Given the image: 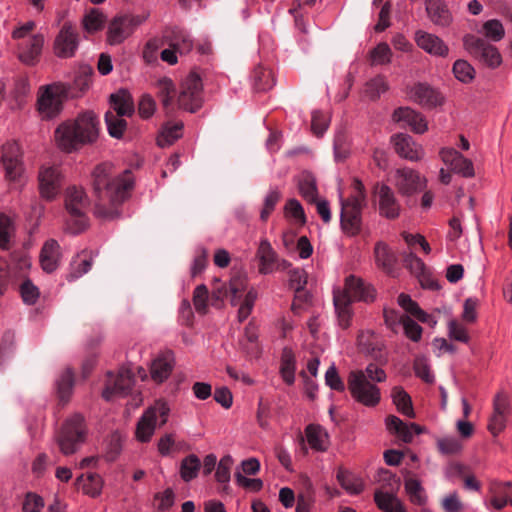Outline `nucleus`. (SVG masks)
I'll list each match as a JSON object with an SVG mask.
<instances>
[{
    "mask_svg": "<svg viewBox=\"0 0 512 512\" xmlns=\"http://www.w3.org/2000/svg\"><path fill=\"white\" fill-rule=\"evenodd\" d=\"M410 98L427 109L440 107L445 103L444 95L426 82H418L410 90Z\"/></svg>",
    "mask_w": 512,
    "mask_h": 512,
    "instance_id": "17",
    "label": "nucleus"
},
{
    "mask_svg": "<svg viewBox=\"0 0 512 512\" xmlns=\"http://www.w3.org/2000/svg\"><path fill=\"white\" fill-rule=\"evenodd\" d=\"M232 465L233 459L230 455H226L220 459L215 473L217 482L226 484L230 481V470Z\"/></svg>",
    "mask_w": 512,
    "mask_h": 512,
    "instance_id": "61",
    "label": "nucleus"
},
{
    "mask_svg": "<svg viewBox=\"0 0 512 512\" xmlns=\"http://www.w3.org/2000/svg\"><path fill=\"white\" fill-rule=\"evenodd\" d=\"M348 389L351 396L366 407H375L381 400L380 389L366 379L363 370L351 371L348 376Z\"/></svg>",
    "mask_w": 512,
    "mask_h": 512,
    "instance_id": "5",
    "label": "nucleus"
},
{
    "mask_svg": "<svg viewBox=\"0 0 512 512\" xmlns=\"http://www.w3.org/2000/svg\"><path fill=\"white\" fill-rule=\"evenodd\" d=\"M125 116L115 115L112 111L105 113V123L109 135L117 140L124 138L125 131L127 130L128 123L124 119Z\"/></svg>",
    "mask_w": 512,
    "mask_h": 512,
    "instance_id": "43",
    "label": "nucleus"
},
{
    "mask_svg": "<svg viewBox=\"0 0 512 512\" xmlns=\"http://www.w3.org/2000/svg\"><path fill=\"white\" fill-rule=\"evenodd\" d=\"M489 492L492 494L490 503L496 510H502L506 505L512 506V482L493 481Z\"/></svg>",
    "mask_w": 512,
    "mask_h": 512,
    "instance_id": "29",
    "label": "nucleus"
},
{
    "mask_svg": "<svg viewBox=\"0 0 512 512\" xmlns=\"http://www.w3.org/2000/svg\"><path fill=\"white\" fill-rule=\"evenodd\" d=\"M70 218L66 224V230L70 234L77 235L84 232L89 226L86 212H80L79 214L69 213Z\"/></svg>",
    "mask_w": 512,
    "mask_h": 512,
    "instance_id": "54",
    "label": "nucleus"
},
{
    "mask_svg": "<svg viewBox=\"0 0 512 512\" xmlns=\"http://www.w3.org/2000/svg\"><path fill=\"white\" fill-rule=\"evenodd\" d=\"M375 194L378 196V209L380 216L395 220L400 216L401 206L393 190L386 184L377 185Z\"/></svg>",
    "mask_w": 512,
    "mask_h": 512,
    "instance_id": "19",
    "label": "nucleus"
},
{
    "mask_svg": "<svg viewBox=\"0 0 512 512\" xmlns=\"http://www.w3.org/2000/svg\"><path fill=\"white\" fill-rule=\"evenodd\" d=\"M357 348L360 353L371 357L380 365H385L388 362L384 344L375 340V334L371 330L359 331L357 335Z\"/></svg>",
    "mask_w": 512,
    "mask_h": 512,
    "instance_id": "16",
    "label": "nucleus"
},
{
    "mask_svg": "<svg viewBox=\"0 0 512 512\" xmlns=\"http://www.w3.org/2000/svg\"><path fill=\"white\" fill-rule=\"evenodd\" d=\"M156 427V420L153 417V410L147 408L136 424L135 436L142 443L151 440Z\"/></svg>",
    "mask_w": 512,
    "mask_h": 512,
    "instance_id": "34",
    "label": "nucleus"
},
{
    "mask_svg": "<svg viewBox=\"0 0 512 512\" xmlns=\"http://www.w3.org/2000/svg\"><path fill=\"white\" fill-rule=\"evenodd\" d=\"M183 123L177 122L175 124L167 123L163 126L161 132L157 136V145L159 147H168L174 144L182 137Z\"/></svg>",
    "mask_w": 512,
    "mask_h": 512,
    "instance_id": "41",
    "label": "nucleus"
},
{
    "mask_svg": "<svg viewBox=\"0 0 512 512\" xmlns=\"http://www.w3.org/2000/svg\"><path fill=\"white\" fill-rule=\"evenodd\" d=\"M425 8L429 19L437 26L447 27L453 17L443 0H426Z\"/></svg>",
    "mask_w": 512,
    "mask_h": 512,
    "instance_id": "28",
    "label": "nucleus"
},
{
    "mask_svg": "<svg viewBox=\"0 0 512 512\" xmlns=\"http://www.w3.org/2000/svg\"><path fill=\"white\" fill-rule=\"evenodd\" d=\"M57 391L61 399H66L70 395L73 387V374L70 370L64 371L56 382Z\"/></svg>",
    "mask_w": 512,
    "mask_h": 512,
    "instance_id": "64",
    "label": "nucleus"
},
{
    "mask_svg": "<svg viewBox=\"0 0 512 512\" xmlns=\"http://www.w3.org/2000/svg\"><path fill=\"white\" fill-rule=\"evenodd\" d=\"M85 425L81 415H74L63 425L57 442L60 451L65 455L75 453L85 440Z\"/></svg>",
    "mask_w": 512,
    "mask_h": 512,
    "instance_id": "6",
    "label": "nucleus"
},
{
    "mask_svg": "<svg viewBox=\"0 0 512 512\" xmlns=\"http://www.w3.org/2000/svg\"><path fill=\"white\" fill-rule=\"evenodd\" d=\"M295 355L291 348L284 347L281 354L280 374L287 385L295 381Z\"/></svg>",
    "mask_w": 512,
    "mask_h": 512,
    "instance_id": "40",
    "label": "nucleus"
},
{
    "mask_svg": "<svg viewBox=\"0 0 512 512\" xmlns=\"http://www.w3.org/2000/svg\"><path fill=\"white\" fill-rule=\"evenodd\" d=\"M113 164L105 162L98 165V188L103 185L105 196L111 204L107 209L98 205V217L106 220L117 219L121 215L119 207L130 197V191L134 187V179L130 170H125L121 176L109 179L113 171Z\"/></svg>",
    "mask_w": 512,
    "mask_h": 512,
    "instance_id": "1",
    "label": "nucleus"
},
{
    "mask_svg": "<svg viewBox=\"0 0 512 512\" xmlns=\"http://www.w3.org/2000/svg\"><path fill=\"white\" fill-rule=\"evenodd\" d=\"M165 37L169 39V45L181 55L189 53L193 48V42L189 35L178 27L169 29V34Z\"/></svg>",
    "mask_w": 512,
    "mask_h": 512,
    "instance_id": "38",
    "label": "nucleus"
},
{
    "mask_svg": "<svg viewBox=\"0 0 512 512\" xmlns=\"http://www.w3.org/2000/svg\"><path fill=\"white\" fill-rule=\"evenodd\" d=\"M305 434L310 447L316 451L325 452L328 449V433L320 425L309 424Z\"/></svg>",
    "mask_w": 512,
    "mask_h": 512,
    "instance_id": "37",
    "label": "nucleus"
},
{
    "mask_svg": "<svg viewBox=\"0 0 512 512\" xmlns=\"http://www.w3.org/2000/svg\"><path fill=\"white\" fill-rule=\"evenodd\" d=\"M334 294H345L347 298H352V303L354 301L372 303L376 299L375 288L355 275L346 277L344 289L342 291L336 290Z\"/></svg>",
    "mask_w": 512,
    "mask_h": 512,
    "instance_id": "15",
    "label": "nucleus"
},
{
    "mask_svg": "<svg viewBox=\"0 0 512 512\" xmlns=\"http://www.w3.org/2000/svg\"><path fill=\"white\" fill-rule=\"evenodd\" d=\"M393 120L407 123L411 130L417 134H423L428 130L425 117L420 112L410 107H399L395 109L393 112Z\"/></svg>",
    "mask_w": 512,
    "mask_h": 512,
    "instance_id": "26",
    "label": "nucleus"
},
{
    "mask_svg": "<svg viewBox=\"0 0 512 512\" xmlns=\"http://www.w3.org/2000/svg\"><path fill=\"white\" fill-rule=\"evenodd\" d=\"M106 376L105 386L101 393L105 401L111 402L116 398H124L132 393L135 376L130 367H120L116 375L112 371H108Z\"/></svg>",
    "mask_w": 512,
    "mask_h": 512,
    "instance_id": "4",
    "label": "nucleus"
},
{
    "mask_svg": "<svg viewBox=\"0 0 512 512\" xmlns=\"http://www.w3.org/2000/svg\"><path fill=\"white\" fill-rule=\"evenodd\" d=\"M415 375L421 378L426 383H433L434 376L430 372V366L427 358L424 356H417L413 363Z\"/></svg>",
    "mask_w": 512,
    "mask_h": 512,
    "instance_id": "58",
    "label": "nucleus"
},
{
    "mask_svg": "<svg viewBox=\"0 0 512 512\" xmlns=\"http://www.w3.org/2000/svg\"><path fill=\"white\" fill-rule=\"evenodd\" d=\"M104 458L108 462L115 461L122 451V436L118 431L113 432L105 441Z\"/></svg>",
    "mask_w": 512,
    "mask_h": 512,
    "instance_id": "50",
    "label": "nucleus"
},
{
    "mask_svg": "<svg viewBox=\"0 0 512 512\" xmlns=\"http://www.w3.org/2000/svg\"><path fill=\"white\" fill-rule=\"evenodd\" d=\"M452 71L455 78L464 84L471 83L475 79L476 71L467 60H456L453 64Z\"/></svg>",
    "mask_w": 512,
    "mask_h": 512,
    "instance_id": "49",
    "label": "nucleus"
},
{
    "mask_svg": "<svg viewBox=\"0 0 512 512\" xmlns=\"http://www.w3.org/2000/svg\"><path fill=\"white\" fill-rule=\"evenodd\" d=\"M156 87L158 88L157 95L162 106L168 112L171 109L172 101L176 94L175 85L170 78L163 77L156 82Z\"/></svg>",
    "mask_w": 512,
    "mask_h": 512,
    "instance_id": "44",
    "label": "nucleus"
},
{
    "mask_svg": "<svg viewBox=\"0 0 512 512\" xmlns=\"http://www.w3.org/2000/svg\"><path fill=\"white\" fill-rule=\"evenodd\" d=\"M175 355L173 351L166 350L157 355L155 359L152 360L150 365V376L151 379L161 384L165 382L169 376L171 375L174 367H175Z\"/></svg>",
    "mask_w": 512,
    "mask_h": 512,
    "instance_id": "20",
    "label": "nucleus"
},
{
    "mask_svg": "<svg viewBox=\"0 0 512 512\" xmlns=\"http://www.w3.org/2000/svg\"><path fill=\"white\" fill-rule=\"evenodd\" d=\"M62 251L59 243L55 239L45 241L40 252V264L42 269L51 273L54 272L61 261Z\"/></svg>",
    "mask_w": 512,
    "mask_h": 512,
    "instance_id": "27",
    "label": "nucleus"
},
{
    "mask_svg": "<svg viewBox=\"0 0 512 512\" xmlns=\"http://www.w3.org/2000/svg\"><path fill=\"white\" fill-rule=\"evenodd\" d=\"M147 16L144 15H118L109 23L107 30V42L110 45L121 44L129 37L135 28L145 22Z\"/></svg>",
    "mask_w": 512,
    "mask_h": 512,
    "instance_id": "10",
    "label": "nucleus"
},
{
    "mask_svg": "<svg viewBox=\"0 0 512 512\" xmlns=\"http://www.w3.org/2000/svg\"><path fill=\"white\" fill-rule=\"evenodd\" d=\"M76 489L83 494L95 497L96 495V481L95 472L86 471L82 472L75 480Z\"/></svg>",
    "mask_w": 512,
    "mask_h": 512,
    "instance_id": "51",
    "label": "nucleus"
},
{
    "mask_svg": "<svg viewBox=\"0 0 512 512\" xmlns=\"http://www.w3.org/2000/svg\"><path fill=\"white\" fill-rule=\"evenodd\" d=\"M370 56L373 64L384 65L391 62L392 51L387 43L381 42L371 50Z\"/></svg>",
    "mask_w": 512,
    "mask_h": 512,
    "instance_id": "57",
    "label": "nucleus"
},
{
    "mask_svg": "<svg viewBox=\"0 0 512 512\" xmlns=\"http://www.w3.org/2000/svg\"><path fill=\"white\" fill-rule=\"evenodd\" d=\"M71 95V86L66 82L58 81L39 87L36 110L40 119L48 121L58 117Z\"/></svg>",
    "mask_w": 512,
    "mask_h": 512,
    "instance_id": "2",
    "label": "nucleus"
},
{
    "mask_svg": "<svg viewBox=\"0 0 512 512\" xmlns=\"http://www.w3.org/2000/svg\"><path fill=\"white\" fill-rule=\"evenodd\" d=\"M366 203H360L356 198L341 200L340 225L344 234L354 237L361 232L362 210Z\"/></svg>",
    "mask_w": 512,
    "mask_h": 512,
    "instance_id": "11",
    "label": "nucleus"
},
{
    "mask_svg": "<svg viewBox=\"0 0 512 512\" xmlns=\"http://www.w3.org/2000/svg\"><path fill=\"white\" fill-rule=\"evenodd\" d=\"M337 480L341 487L351 494H360L364 489V485L359 478L342 468L337 472Z\"/></svg>",
    "mask_w": 512,
    "mask_h": 512,
    "instance_id": "46",
    "label": "nucleus"
},
{
    "mask_svg": "<svg viewBox=\"0 0 512 512\" xmlns=\"http://www.w3.org/2000/svg\"><path fill=\"white\" fill-rule=\"evenodd\" d=\"M374 502L378 509L383 512H406L401 500L393 493H384L382 490H376Z\"/></svg>",
    "mask_w": 512,
    "mask_h": 512,
    "instance_id": "36",
    "label": "nucleus"
},
{
    "mask_svg": "<svg viewBox=\"0 0 512 512\" xmlns=\"http://www.w3.org/2000/svg\"><path fill=\"white\" fill-rule=\"evenodd\" d=\"M463 46L471 56L491 69H495L502 64V56L499 50L483 38L466 34L463 37Z\"/></svg>",
    "mask_w": 512,
    "mask_h": 512,
    "instance_id": "7",
    "label": "nucleus"
},
{
    "mask_svg": "<svg viewBox=\"0 0 512 512\" xmlns=\"http://www.w3.org/2000/svg\"><path fill=\"white\" fill-rule=\"evenodd\" d=\"M329 122L330 117L328 114H325L321 111L313 112L311 121L312 132L318 137L322 136L328 128Z\"/></svg>",
    "mask_w": 512,
    "mask_h": 512,
    "instance_id": "63",
    "label": "nucleus"
},
{
    "mask_svg": "<svg viewBox=\"0 0 512 512\" xmlns=\"http://www.w3.org/2000/svg\"><path fill=\"white\" fill-rule=\"evenodd\" d=\"M108 102L115 115L132 117L135 113L133 96L126 88H120L110 94Z\"/></svg>",
    "mask_w": 512,
    "mask_h": 512,
    "instance_id": "24",
    "label": "nucleus"
},
{
    "mask_svg": "<svg viewBox=\"0 0 512 512\" xmlns=\"http://www.w3.org/2000/svg\"><path fill=\"white\" fill-rule=\"evenodd\" d=\"M248 280L244 272L237 270L233 271L229 280V293L241 294L247 288Z\"/></svg>",
    "mask_w": 512,
    "mask_h": 512,
    "instance_id": "62",
    "label": "nucleus"
},
{
    "mask_svg": "<svg viewBox=\"0 0 512 512\" xmlns=\"http://www.w3.org/2000/svg\"><path fill=\"white\" fill-rule=\"evenodd\" d=\"M389 89L388 83L382 76H377L365 85L364 94L370 100H377L382 93H385Z\"/></svg>",
    "mask_w": 512,
    "mask_h": 512,
    "instance_id": "52",
    "label": "nucleus"
},
{
    "mask_svg": "<svg viewBox=\"0 0 512 512\" xmlns=\"http://www.w3.org/2000/svg\"><path fill=\"white\" fill-rule=\"evenodd\" d=\"M396 153L407 160L419 161L424 156L423 148L408 134L399 133L392 136Z\"/></svg>",
    "mask_w": 512,
    "mask_h": 512,
    "instance_id": "21",
    "label": "nucleus"
},
{
    "mask_svg": "<svg viewBox=\"0 0 512 512\" xmlns=\"http://www.w3.org/2000/svg\"><path fill=\"white\" fill-rule=\"evenodd\" d=\"M43 45L44 37L41 34H35L27 41L18 43L20 61L26 65H35L38 62Z\"/></svg>",
    "mask_w": 512,
    "mask_h": 512,
    "instance_id": "23",
    "label": "nucleus"
},
{
    "mask_svg": "<svg viewBox=\"0 0 512 512\" xmlns=\"http://www.w3.org/2000/svg\"><path fill=\"white\" fill-rule=\"evenodd\" d=\"M485 36L492 41H500L505 35L503 24L497 19H491L483 24Z\"/></svg>",
    "mask_w": 512,
    "mask_h": 512,
    "instance_id": "59",
    "label": "nucleus"
},
{
    "mask_svg": "<svg viewBox=\"0 0 512 512\" xmlns=\"http://www.w3.org/2000/svg\"><path fill=\"white\" fill-rule=\"evenodd\" d=\"M405 491L408 494L410 501L415 505H425L427 497L424 495V489L421 482L416 478L405 479Z\"/></svg>",
    "mask_w": 512,
    "mask_h": 512,
    "instance_id": "48",
    "label": "nucleus"
},
{
    "mask_svg": "<svg viewBox=\"0 0 512 512\" xmlns=\"http://www.w3.org/2000/svg\"><path fill=\"white\" fill-rule=\"evenodd\" d=\"M391 397L398 412L402 413L408 418H415V412L412 405V400L409 394L401 386H395L392 389Z\"/></svg>",
    "mask_w": 512,
    "mask_h": 512,
    "instance_id": "39",
    "label": "nucleus"
},
{
    "mask_svg": "<svg viewBox=\"0 0 512 512\" xmlns=\"http://www.w3.org/2000/svg\"><path fill=\"white\" fill-rule=\"evenodd\" d=\"M53 143L59 151L65 154L78 152L86 145L73 126L71 119L57 125L53 133Z\"/></svg>",
    "mask_w": 512,
    "mask_h": 512,
    "instance_id": "12",
    "label": "nucleus"
},
{
    "mask_svg": "<svg viewBox=\"0 0 512 512\" xmlns=\"http://www.w3.org/2000/svg\"><path fill=\"white\" fill-rule=\"evenodd\" d=\"M437 447L440 453L444 455L459 454L462 449V443L454 437H444L437 440Z\"/></svg>",
    "mask_w": 512,
    "mask_h": 512,
    "instance_id": "56",
    "label": "nucleus"
},
{
    "mask_svg": "<svg viewBox=\"0 0 512 512\" xmlns=\"http://www.w3.org/2000/svg\"><path fill=\"white\" fill-rule=\"evenodd\" d=\"M14 232V226L12 220L4 215L0 214V248H7L11 237Z\"/></svg>",
    "mask_w": 512,
    "mask_h": 512,
    "instance_id": "60",
    "label": "nucleus"
},
{
    "mask_svg": "<svg viewBox=\"0 0 512 512\" xmlns=\"http://www.w3.org/2000/svg\"><path fill=\"white\" fill-rule=\"evenodd\" d=\"M78 48V36L70 22H66L54 40V53L60 58L74 56Z\"/></svg>",
    "mask_w": 512,
    "mask_h": 512,
    "instance_id": "18",
    "label": "nucleus"
},
{
    "mask_svg": "<svg viewBox=\"0 0 512 512\" xmlns=\"http://www.w3.org/2000/svg\"><path fill=\"white\" fill-rule=\"evenodd\" d=\"M71 122L86 145L94 141L96 137V113L94 110L80 112L75 119H71Z\"/></svg>",
    "mask_w": 512,
    "mask_h": 512,
    "instance_id": "22",
    "label": "nucleus"
},
{
    "mask_svg": "<svg viewBox=\"0 0 512 512\" xmlns=\"http://www.w3.org/2000/svg\"><path fill=\"white\" fill-rule=\"evenodd\" d=\"M427 180L414 169L404 167L396 170L395 187L400 195L411 197L426 188Z\"/></svg>",
    "mask_w": 512,
    "mask_h": 512,
    "instance_id": "14",
    "label": "nucleus"
},
{
    "mask_svg": "<svg viewBox=\"0 0 512 512\" xmlns=\"http://www.w3.org/2000/svg\"><path fill=\"white\" fill-rule=\"evenodd\" d=\"M333 302L337 313L339 326L347 329L351 325L353 311L351 308L352 298H347L345 294H334Z\"/></svg>",
    "mask_w": 512,
    "mask_h": 512,
    "instance_id": "33",
    "label": "nucleus"
},
{
    "mask_svg": "<svg viewBox=\"0 0 512 512\" xmlns=\"http://www.w3.org/2000/svg\"><path fill=\"white\" fill-rule=\"evenodd\" d=\"M377 482L381 484V489L384 493H393L399 490L401 481L396 474L388 469L381 468L377 471Z\"/></svg>",
    "mask_w": 512,
    "mask_h": 512,
    "instance_id": "47",
    "label": "nucleus"
},
{
    "mask_svg": "<svg viewBox=\"0 0 512 512\" xmlns=\"http://www.w3.org/2000/svg\"><path fill=\"white\" fill-rule=\"evenodd\" d=\"M202 94L201 77L195 71H191L181 84V90L177 98L179 108L195 113L202 107Z\"/></svg>",
    "mask_w": 512,
    "mask_h": 512,
    "instance_id": "8",
    "label": "nucleus"
},
{
    "mask_svg": "<svg viewBox=\"0 0 512 512\" xmlns=\"http://www.w3.org/2000/svg\"><path fill=\"white\" fill-rule=\"evenodd\" d=\"M1 164L5 171V178L15 188L23 187L26 182L22 153L20 146L15 141H8L2 147Z\"/></svg>",
    "mask_w": 512,
    "mask_h": 512,
    "instance_id": "3",
    "label": "nucleus"
},
{
    "mask_svg": "<svg viewBox=\"0 0 512 512\" xmlns=\"http://www.w3.org/2000/svg\"><path fill=\"white\" fill-rule=\"evenodd\" d=\"M90 201L81 187L72 186L67 188L65 195V206L68 213L79 214L86 212Z\"/></svg>",
    "mask_w": 512,
    "mask_h": 512,
    "instance_id": "30",
    "label": "nucleus"
},
{
    "mask_svg": "<svg viewBox=\"0 0 512 512\" xmlns=\"http://www.w3.org/2000/svg\"><path fill=\"white\" fill-rule=\"evenodd\" d=\"M400 321L406 337L413 342H418L422 336V327L407 314H401Z\"/></svg>",
    "mask_w": 512,
    "mask_h": 512,
    "instance_id": "55",
    "label": "nucleus"
},
{
    "mask_svg": "<svg viewBox=\"0 0 512 512\" xmlns=\"http://www.w3.org/2000/svg\"><path fill=\"white\" fill-rule=\"evenodd\" d=\"M93 68L90 65H80L71 86V99L82 96L92 85Z\"/></svg>",
    "mask_w": 512,
    "mask_h": 512,
    "instance_id": "32",
    "label": "nucleus"
},
{
    "mask_svg": "<svg viewBox=\"0 0 512 512\" xmlns=\"http://www.w3.org/2000/svg\"><path fill=\"white\" fill-rule=\"evenodd\" d=\"M374 254L378 266L387 272H390L394 269L397 258L387 244L383 242L376 243Z\"/></svg>",
    "mask_w": 512,
    "mask_h": 512,
    "instance_id": "42",
    "label": "nucleus"
},
{
    "mask_svg": "<svg viewBox=\"0 0 512 512\" xmlns=\"http://www.w3.org/2000/svg\"><path fill=\"white\" fill-rule=\"evenodd\" d=\"M201 461L195 454H190L182 459L180 464V476L184 482H190L198 476Z\"/></svg>",
    "mask_w": 512,
    "mask_h": 512,
    "instance_id": "45",
    "label": "nucleus"
},
{
    "mask_svg": "<svg viewBox=\"0 0 512 512\" xmlns=\"http://www.w3.org/2000/svg\"><path fill=\"white\" fill-rule=\"evenodd\" d=\"M512 411L509 395L501 390L493 398V411L488 419L487 429L497 437L507 426Z\"/></svg>",
    "mask_w": 512,
    "mask_h": 512,
    "instance_id": "13",
    "label": "nucleus"
},
{
    "mask_svg": "<svg viewBox=\"0 0 512 512\" xmlns=\"http://www.w3.org/2000/svg\"><path fill=\"white\" fill-rule=\"evenodd\" d=\"M415 41L421 49L431 55L445 58L449 54L448 46L435 34L419 30L415 33Z\"/></svg>",
    "mask_w": 512,
    "mask_h": 512,
    "instance_id": "25",
    "label": "nucleus"
},
{
    "mask_svg": "<svg viewBox=\"0 0 512 512\" xmlns=\"http://www.w3.org/2000/svg\"><path fill=\"white\" fill-rule=\"evenodd\" d=\"M298 188L301 196L309 203H314L318 200L316 181L311 175H307L303 180H301Z\"/></svg>",
    "mask_w": 512,
    "mask_h": 512,
    "instance_id": "53",
    "label": "nucleus"
},
{
    "mask_svg": "<svg viewBox=\"0 0 512 512\" xmlns=\"http://www.w3.org/2000/svg\"><path fill=\"white\" fill-rule=\"evenodd\" d=\"M38 190L46 201L55 200L62 189L64 175L61 167L55 164H43L38 171Z\"/></svg>",
    "mask_w": 512,
    "mask_h": 512,
    "instance_id": "9",
    "label": "nucleus"
},
{
    "mask_svg": "<svg viewBox=\"0 0 512 512\" xmlns=\"http://www.w3.org/2000/svg\"><path fill=\"white\" fill-rule=\"evenodd\" d=\"M93 264V254L91 251L83 250L78 253L70 263V271L66 279L69 282L75 281L86 274Z\"/></svg>",
    "mask_w": 512,
    "mask_h": 512,
    "instance_id": "31",
    "label": "nucleus"
},
{
    "mask_svg": "<svg viewBox=\"0 0 512 512\" xmlns=\"http://www.w3.org/2000/svg\"><path fill=\"white\" fill-rule=\"evenodd\" d=\"M256 255L260 260L259 272L261 274L271 273L277 262V253L268 240L264 239L260 242Z\"/></svg>",
    "mask_w": 512,
    "mask_h": 512,
    "instance_id": "35",
    "label": "nucleus"
}]
</instances>
